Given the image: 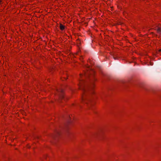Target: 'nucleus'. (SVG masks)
<instances>
[{
	"instance_id": "nucleus-1",
	"label": "nucleus",
	"mask_w": 161,
	"mask_h": 161,
	"mask_svg": "<svg viewBox=\"0 0 161 161\" xmlns=\"http://www.w3.org/2000/svg\"><path fill=\"white\" fill-rule=\"evenodd\" d=\"M57 91L58 96L60 99H62L64 98L63 90L61 89H57Z\"/></svg>"
},
{
	"instance_id": "nucleus-2",
	"label": "nucleus",
	"mask_w": 161,
	"mask_h": 161,
	"mask_svg": "<svg viewBox=\"0 0 161 161\" xmlns=\"http://www.w3.org/2000/svg\"><path fill=\"white\" fill-rule=\"evenodd\" d=\"M59 131H56L55 134L52 136V137L53 139L56 140L57 139V138L58 136L59 135Z\"/></svg>"
},
{
	"instance_id": "nucleus-3",
	"label": "nucleus",
	"mask_w": 161,
	"mask_h": 161,
	"mask_svg": "<svg viewBox=\"0 0 161 161\" xmlns=\"http://www.w3.org/2000/svg\"><path fill=\"white\" fill-rule=\"evenodd\" d=\"M60 28L61 30H63L65 28V26L62 24L60 25Z\"/></svg>"
},
{
	"instance_id": "nucleus-4",
	"label": "nucleus",
	"mask_w": 161,
	"mask_h": 161,
	"mask_svg": "<svg viewBox=\"0 0 161 161\" xmlns=\"http://www.w3.org/2000/svg\"><path fill=\"white\" fill-rule=\"evenodd\" d=\"M157 31L159 33H161V28H159L157 30Z\"/></svg>"
},
{
	"instance_id": "nucleus-5",
	"label": "nucleus",
	"mask_w": 161,
	"mask_h": 161,
	"mask_svg": "<svg viewBox=\"0 0 161 161\" xmlns=\"http://www.w3.org/2000/svg\"><path fill=\"white\" fill-rule=\"evenodd\" d=\"M69 125H67L66 127L65 130H66V131H69Z\"/></svg>"
},
{
	"instance_id": "nucleus-6",
	"label": "nucleus",
	"mask_w": 161,
	"mask_h": 161,
	"mask_svg": "<svg viewBox=\"0 0 161 161\" xmlns=\"http://www.w3.org/2000/svg\"><path fill=\"white\" fill-rule=\"evenodd\" d=\"M84 97H82L81 98L82 101L83 102V100H84Z\"/></svg>"
},
{
	"instance_id": "nucleus-7",
	"label": "nucleus",
	"mask_w": 161,
	"mask_h": 161,
	"mask_svg": "<svg viewBox=\"0 0 161 161\" xmlns=\"http://www.w3.org/2000/svg\"><path fill=\"white\" fill-rule=\"evenodd\" d=\"M159 52H161V49H160L159 50Z\"/></svg>"
},
{
	"instance_id": "nucleus-8",
	"label": "nucleus",
	"mask_w": 161,
	"mask_h": 161,
	"mask_svg": "<svg viewBox=\"0 0 161 161\" xmlns=\"http://www.w3.org/2000/svg\"><path fill=\"white\" fill-rule=\"evenodd\" d=\"M79 86H81V84H80H80H79Z\"/></svg>"
},
{
	"instance_id": "nucleus-9",
	"label": "nucleus",
	"mask_w": 161,
	"mask_h": 161,
	"mask_svg": "<svg viewBox=\"0 0 161 161\" xmlns=\"http://www.w3.org/2000/svg\"><path fill=\"white\" fill-rule=\"evenodd\" d=\"M80 42L79 41H78V42Z\"/></svg>"
}]
</instances>
